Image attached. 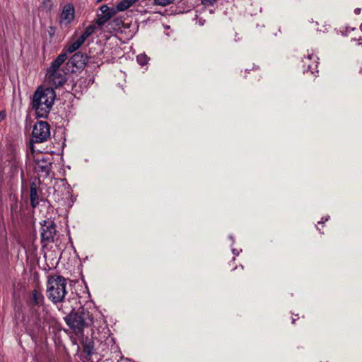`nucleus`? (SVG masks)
Wrapping results in <instances>:
<instances>
[{
  "instance_id": "f257e3e1",
  "label": "nucleus",
  "mask_w": 362,
  "mask_h": 362,
  "mask_svg": "<svg viewBox=\"0 0 362 362\" xmlns=\"http://www.w3.org/2000/svg\"><path fill=\"white\" fill-rule=\"evenodd\" d=\"M55 98L56 93L52 88H37L32 101L33 108L35 110L37 117H47L54 105Z\"/></svg>"
},
{
  "instance_id": "f03ea898",
  "label": "nucleus",
  "mask_w": 362,
  "mask_h": 362,
  "mask_svg": "<svg viewBox=\"0 0 362 362\" xmlns=\"http://www.w3.org/2000/svg\"><path fill=\"white\" fill-rule=\"evenodd\" d=\"M93 313L89 310L80 307L72 310L65 317V322L72 332L78 337L83 336L85 327H90L93 325Z\"/></svg>"
},
{
  "instance_id": "7ed1b4c3",
  "label": "nucleus",
  "mask_w": 362,
  "mask_h": 362,
  "mask_svg": "<svg viewBox=\"0 0 362 362\" xmlns=\"http://www.w3.org/2000/svg\"><path fill=\"white\" fill-rule=\"evenodd\" d=\"M66 279L60 275H50L47 277L46 295L54 305L65 302L67 294Z\"/></svg>"
},
{
  "instance_id": "20e7f679",
  "label": "nucleus",
  "mask_w": 362,
  "mask_h": 362,
  "mask_svg": "<svg viewBox=\"0 0 362 362\" xmlns=\"http://www.w3.org/2000/svg\"><path fill=\"white\" fill-rule=\"evenodd\" d=\"M31 313L40 322L47 313V306L45 304V297L41 291L34 289L28 301Z\"/></svg>"
},
{
  "instance_id": "39448f33",
  "label": "nucleus",
  "mask_w": 362,
  "mask_h": 362,
  "mask_svg": "<svg viewBox=\"0 0 362 362\" xmlns=\"http://www.w3.org/2000/svg\"><path fill=\"white\" fill-rule=\"evenodd\" d=\"M50 136L49 125L47 122H37L33 127L32 142L42 143L47 140Z\"/></svg>"
},
{
  "instance_id": "423d86ee",
  "label": "nucleus",
  "mask_w": 362,
  "mask_h": 362,
  "mask_svg": "<svg viewBox=\"0 0 362 362\" xmlns=\"http://www.w3.org/2000/svg\"><path fill=\"white\" fill-rule=\"evenodd\" d=\"M41 241L45 244L54 242L57 233L56 225L51 219L44 220L40 223Z\"/></svg>"
},
{
  "instance_id": "0eeeda50",
  "label": "nucleus",
  "mask_w": 362,
  "mask_h": 362,
  "mask_svg": "<svg viewBox=\"0 0 362 362\" xmlns=\"http://www.w3.org/2000/svg\"><path fill=\"white\" fill-rule=\"evenodd\" d=\"M34 168L40 177H47L52 168L51 158L47 155H39L35 159Z\"/></svg>"
},
{
  "instance_id": "6e6552de",
  "label": "nucleus",
  "mask_w": 362,
  "mask_h": 362,
  "mask_svg": "<svg viewBox=\"0 0 362 362\" xmlns=\"http://www.w3.org/2000/svg\"><path fill=\"white\" fill-rule=\"evenodd\" d=\"M46 76L48 84L53 89L62 86L66 81V74L62 69H47Z\"/></svg>"
},
{
  "instance_id": "1a4fd4ad",
  "label": "nucleus",
  "mask_w": 362,
  "mask_h": 362,
  "mask_svg": "<svg viewBox=\"0 0 362 362\" xmlns=\"http://www.w3.org/2000/svg\"><path fill=\"white\" fill-rule=\"evenodd\" d=\"M318 60L319 58L313 53L308 52V54L302 59L303 73H308L316 76L315 73H318Z\"/></svg>"
},
{
  "instance_id": "9d476101",
  "label": "nucleus",
  "mask_w": 362,
  "mask_h": 362,
  "mask_svg": "<svg viewBox=\"0 0 362 362\" xmlns=\"http://www.w3.org/2000/svg\"><path fill=\"white\" fill-rule=\"evenodd\" d=\"M92 319L93 322V325H91L90 326L92 330V335L96 337V332H98V333L104 332L105 329H107V325L103 316L99 313H96L95 315L93 313Z\"/></svg>"
},
{
  "instance_id": "9b49d317",
  "label": "nucleus",
  "mask_w": 362,
  "mask_h": 362,
  "mask_svg": "<svg viewBox=\"0 0 362 362\" xmlns=\"http://www.w3.org/2000/svg\"><path fill=\"white\" fill-rule=\"evenodd\" d=\"M100 10L102 13L98 16L96 23L101 26L106 23L115 15V11L107 5L101 6Z\"/></svg>"
},
{
  "instance_id": "f8f14e48",
  "label": "nucleus",
  "mask_w": 362,
  "mask_h": 362,
  "mask_svg": "<svg viewBox=\"0 0 362 362\" xmlns=\"http://www.w3.org/2000/svg\"><path fill=\"white\" fill-rule=\"evenodd\" d=\"M139 1L140 0H122L117 4L116 8L118 11H124L132 6H136L137 7V11L140 13H146V11L141 6V2Z\"/></svg>"
},
{
  "instance_id": "ddd939ff",
  "label": "nucleus",
  "mask_w": 362,
  "mask_h": 362,
  "mask_svg": "<svg viewBox=\"0 0 362 362\" xmlns=\"http://www.w3.org/2000/svg\"><path fill=\"white\" fill-rule=\"evenodd\" d=\"M74 6L71 4H66L63 7L62 12L61 13V24H69L74 20Z\"/></svg>"
},
{
  "instance_id": "4468645a",
  "label": "nucleus",
  "mask_w": 362,
  "mask_h": 362,
  "mask_svg": "<svg viewBox=\"0 0 362 362\" xmlns=\"http://www.w3.org/2000/svg\"><path fill=\"white\" fill-rule=\"evenodd\" d=\"M87 57L81 52L74 54L69 59V63L76 67H81L86 64Z\"/></svg>"
},
{
  "instance_id": "2eb2a0df",
  "label": "nucleus",
  "mask_w": 362,
  "mask_h": 362,
  "mask_svg": "<svg viewBox=\"0 0 362 362\" xmlns=\"http://www.w3.org/2000/svg\"><path fill=\"white\" fill-rule=\"evenodd\" d=\"M30 204L33 208L37 207L39 204V197L37 194V190L35 184H33L30 187Z\"/></svg>"
},
{
  "instance_id": "dca6fc26",
  "label": "nucleus",
  "mask_w": 362,
  "mask_h": 362,
  "mask_svg": "<svg viewBox=\"0 0 362 362\" xmlns=\"http://www.w3.org/2000/svg\"><path fill=\"white\" fill-rule=\"evenodd\" d=\"M67 56L66 53H61L51 64V66L48 69H61L62 64L66 61Z\"/></svg>"
},
{
  "instance_id": "f3484780",
  "label": "nucleus",
  "mask_w": 362,
  "mask_h": 362,
  "mask_svg": "<svg viewBox=\"0 0 362 362\" xmlns=\"http://www.w3.org/2000/svg\"><path fill=\"white\" fill-rule=\"evenodd\" d=\"M85 40L81 37H78L76 40L71 43L67 47V52L69 53H73L76 51L83 43Z\"/></svg>"
},
{
  "instance_id": "a211bd4d",
  "label": "nucleus",
  "mask_w": 362,
  "mask_h": 362,
  "mask_svg": "<svg viewBox=\"0 0 362 362\" xmlns=\"http://www.w3.org/2000/svg\"><path fill=\"white\" fill-rule=\"evenodd\" d=\"M94 30L95 27L93 25H88L79 37L86 41L94 33Z\"/></svg>"
},
{
  "instance_id": "6ab92c4d",
  "label": "nucleus",
  "mask_w": 362,
  "mask_h": 362,
  "mask_svg": "<svg viewBox=\"0 0 362 362\" xmlns=\"http://www.w3.org/2000/svg\"><path fill=\"white\" fill-rule=\"evenodd\" d=\"M149 58L145 54H140L136 57V61L141 66L148 64Z\"/></svg>"
},
{
  "instance_id": "aec40b11",
  "label": "nucleus",
  "mask_w": 362,
  "mask_h": 362,
  "mask_svg": "<svg viewBox=\"0 0 362 362\" xmlns=\"http://www.w3.org/2000/svg\"><path fill=\"white\" fill-rule=\"evenodd\" d=\"M174 0H154V4L165 6L173 2Z\"/></svg>"
},
{
  "instance_id": "412c9836",
  "label": "nucleus",
  "mask_w": 362,
  "mask_h": 362,
  "mask_svg": "<svg viewBox=\"0 0 362 362\" xmlns=\"http://www.w3.org/2000/svg\"><path fill=\"white\" fill-rule=\"evenodd\" d=\"M93 346L92 345H90V344H85V345H83V351L88 356L92 355V354H93Z\"/></svg>"
},
{
  "instance_id": "4be33fe9",
  "label": "nucleus",
  "mask_w": 362,
  "mask_h": 362,
  "mask_svg": "<svg viewBox=\"0 0 362 362\" xmlns=\"http://www.w3.org/2000/svg\"><path fill=\"white\" fill-rule=\"evenodd\" d=\"M217 0H201L202 4L205 6H211L213 5Z\"/></svg>"
},
{
  "instance_id": "5701e85b",
  "label": "nucleus",
  "mask_w": 362,
  "mask_h": 362,
  "mask_svg": "<svg viewBox=\"0 0 362 362\" xmlns=\"http://www.w3.org/2000/svg\"><path fill=\"white\" fill-rule=\"evenodd\" d=\"M62 182H64L63 185H64L65 189H67V193L69 194H71V191L70 185L66 182H65L64 180H62Z\"/></svg>"
},
{
  "instance_id": "b1692460",
  "label": "nucleus",
  "mask_w": 362,
  "mask_h": 362,
  "mask_svg": "<svg viewBox=\"0 0 362 362\" xmlns=\"http://www.w3.org/2000/svg\"><path fill=\"white\" fill-rule=\"evenodd\" d=\"M204 23H205V20L202 18H197V23L200 25V26H202L204 25Z\"/></svg>"
},
{
  "instance_id": "393cba45",
  "label": "nucleus",
  "mask_w": 362,
  "mask_h": 362,
  "mask_svg": "<svg viewBox=\"0 0 362 362\" xmlns=\"http://www.w3.org/2000/svg\"><path fill=\"white\" fill-rule=\"evenodd\" d=\"M241 251V250H238L237 249H235V248H233L232 249V252L233 254L235 255V256H238L240 253V252Z\"/></svg>"
},
{
  "instance_id": "a878e982",
  "label": "nucleus",
  "mask_w": 362,
  "mask_h": 362,
  "mask_svg": "<svg viewBox=\"0 0 362 362\" xmlns=\"http://www.w3.org/2000/svg\"><path fill=\"white\" fill-rule=\"evenodd\" d=\"M18 163H19V161H18V160H17V158H15V161H14V165H13V166H12V168H14V170H13L14 171H16V169H17V168H18Z\"/></svg>"
},
{
  "instance_id": "bb28decb",
  "label": "nucleus",
  "mask_w": 362,
  "mask_h": 362,
  "mask_svg": "<svg viewBox=\"0 0 362 362\" xmlns=\"http://www.w3.org/2000/svg\"><path fill=\"white\" fill-rule=\"evenodd\" d=\"M329 216H327L325 218H322V221L318 222V224L324 223L325 222L329 220Z\"/></svg>"
},
{
  "instance_id": "cd10ccee",
  "label": "nucleus",
  "mask_w": 362,
  "mask_h": 362,
  "mask_svg": "<svg viewBox=\"0 0 362 362\" xmlns=\"http://www.w3.org/2000/svg\"><path fill=\"white\" fill-rule=\"evenodd\" d=\"M360 13H361V8H356L354 9V13L356 15H358Z\"/></svg>"
},
{
  "instance_id": "c85d7f7f",
  "label": "nucleus",
  "mask_w": 362,
  "mask_h": 362,
  "mask_svg": "<svg viewBox=\"0 0 362 362\" xmlns=\"http://www.w3.org/2000/svg\"><path fill=\"white\" fill-rule=\"evenodd\" d=\"M5 115L3 112H0V122L4 119Z\"/></svg>"
},
{
  "instance_id": "c756f323",
  "label": "nucleus",
  "mask_w": 362,
  "mask_h": 362,
  "mask_svg": "<svg viewBox=\"0 0 362 362\" xmlns=\"http://www.w3.org/2000/svg\"><path fill=\"white\" fill-rule=\"evenodd\" d=\"M229 238L232 240V245L234 243V239L232 235H229Z\"/></svg>"
},
{
  "instance_id": "7c9ffc66",
  "label": "nucleus",
  "mask_w": 362,
  "mask_h": 362,
  "mask_svg": "<svg viewBox=\"0 0 362 362\" xmlns=\"http://www.w3.org/2000/svg\"><path fill=\"white\" fill-rule=\"evenodd\" d=\"M361 30H362V24L361 25V27H360Z\"/></svg>"
},
{
  "instance_id": "2f4dec72",
  "label": "nucleus",
  "mask_w": 362,
  "mask_h": 362,
  "mask_svg": "<svg viewBox=\"0 0 362 362\" xmlns=\"http://www.w3.org/2000/svg\"><path fill=\"white\" fill-rule=\"evenodd\" d=\"M361 72L362 73V69L361 70Z\"/></svg>"
}]
</instances>
